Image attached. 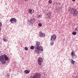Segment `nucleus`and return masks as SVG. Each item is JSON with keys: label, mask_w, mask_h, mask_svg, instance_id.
<instances>
[{"label": "nucleus", "mask_w": 78, "mask_h": 78, "mask_svg": "<svg viewBox=\"0 0 78 78\" xmlns=\"http://www.w3.org/2000/svg\"><path fill=\"white\" fill-rule=\"evenodd\" d=\"M24 72L25 73H26V74H28V73H30V71L28 70H25Z\"/></svg>", "instance_id": "9b49d317"}, {"label": "nucleus", "mask_w": 78, "mask_h": 78, "mask_svg": "<svg viewBox=\"0 0 78 78\" xmlns=\"http://www.w3.org/2000/svg\"><path fill=\"white\" fill-rule=\"evenodd\" d=\"M40 77V74L38 73H36L34 74L33 76H30V78H39Z\"/></svg>", "instance_id": "39448f33"}, {"label": "nucleus", "mask_w": 78, "mask_h": 78, "mask_svg": "<svg viewBox=\"0 0 78 78\" xmlns=\"http://www.w3.org/2000/svg\"><path fill=\"white\" fill-rule=\"evenodd\" d=\"M72 57H73L74 59H75L76 58H77V56H76V55L75 54V55H74L73 56H72Z\"/></svg>", "instance_id": "ddd939ff"}, {"label": "nucleus", "mask_w": 78, "mask_h": 78, "mask_svg": "<svg viewBox=\"0 0 78 78\" xmlns=\"http://www.w3.org/2000/svg\"><path fill=\"white\" fill-rule=\"evenodd\" d=\"M42 17V15H39L37 17V18L39 19V18H41Z\"/></svg>", "instance_id": "f3484780"}, {"label": "nucleus", "mask_w": 78, "mask_h": 78, "mask_svg": "<svg viewBox=\"0 0 78 78\" xmlns=\"http://www.w3.org/2000/svg\"><path fill=\"white\" fill-rule=\"evenodd\" d=\"M56 36L55 34H54L51 36V43L50 44L51 45H53L54 44V41L56 40Z\"/></svg>", "instance_id": "20e7f679"}, {"label": "nucleus", "mask_w": 78, "mask_h": 78, "mask_svg": "<svg viewBox=\"0 0 78 78\" xmlns=\"http://www.w3.org/2000/svg\"><path fill=\"white\" fill-rule=\"evenodd\" d=\"M38 65H40L41 66L42 65V61H43V59H42V58L41 57H39L38 58Z\"/></svg>", "instance_id": "423d86ee"}, {"label": "nucleus", "mask_w": 78, "mask_h": 78, "mask_svg": "<svg viewBox=\"0 0 78 78\" xmlns=\"http://www.w3.org/2000/svg\"><path fill=\"white\" fill-rule=\"evenodd\" d=\"M24 1L26 2H28V0H24Z\"/></svg>", "instance_id": "bb28decb"}, {"label": "nucleus", "mask_w": 78, "mask_h": 78, "mask_svg": "<svg viewBox=\"0 0 78 78\" xmlns=\"http://www.w3.org/2000/svg\"><path fill=\"white\" fill-rule=\"evenodd\" d=\"M40 35L39 36H40V37H45V34H43V33H39Z\"/></svg>", "instance_id": "9d476101"}, {"label": "nucleus", "mask_w": 78, "mask_h": 78, "mask_svg": "<svg viewBox=\"0 0 78 78\" xmlns=\"http://www.w3.org/2000/svg\"><path fill=\"white\" fill-rule=\"evenodd\" d=\"M3 41L4 42H6V41H8V40L5 38H3Z\"/></svg>", "instance_id": "4468645a"}, {"label": "nucleus", "mask_w": 78, "mask_h": 78, "mask_svg": "<svg viewBox=\"0 0 78 78\" xmlns=\"http://www.w3.org/2000/svg\"><path fill=\"white\" fill-rule=\"evenodd\" d=\"M10 22H11L12 23H14V22H16L17 20L15 18H12L10 20Z\"/></svg>", "instance_id": "1a4fd4ad"}, {"label": "nucleus", "mask_w": 78, "mask_h": 78, "mask_svg": "<svg viewBox=\"0 0 78 78\" xmlns=\"http://www.w3.org/2000/svg\"><path fill=\"white\" fill-rule=\"evenodd\" d=\"M71 55L72 56H73L74 55H75V54L74 52L72 51L71 53Z\"/></svg>", "instance_id": "2eb2a0df"}, {"label": "nucleus", "mask_w": 78, "mask_h": 78, "mask_svg": "<svg viewBox=\"0 0 78 78\" xmlns=\"http://www.w3.org/2000/svg\"><path fill=\"white\" fill-rule=\"evenodd\" d=\"M8 61V57L6 55L4 54L0 56V62L2 64H6V61Z\"/></svg>", "instance_id": "f03ea898"}, {"label": "nucleus", "mask_w": 78, "mask_h": 78, "mask_svg": "<svg viewBox=\"0 0 78 78\" xmlns=\"http://www.w3.org/2000/svg\"><path fill=\"white\" fill-rule=\"evenodd\" d=\"M56 5H60V3H59V2H57L56 3Z\"/></svg>", "instance_id": "aec40b11"}, {"label": "nucleus", "mask_w": 78, "mask_h": 78, "mask_svg": "<svg viewBox=\"0 0 78 78\" xmlns=\"http://www.w3.org/2000/svg\"><path fill=\"white\" fill-rule=\"evenodd\" d=\"M31 11H32V10L31 9H29V12L30 13L31 12Z\"/></svg>", "instance_id": "412c9836"}, {"label": "nucleus", "mask_w": 78, "mask_h": 78, "mask_svg": "<svg viewBox=\"0 0 78 78\" xmlns=\"http://www.w3.org/2000/svg\"><path fill=\"white\" fill-rule=\"evenodd\" d=\"M1 53V51H0V53Z\"/></svg>", "instance_id": "c756f323"}, {"label": "nucleus", "mask_w": 78, "mask_h": 78, "mask_svg": "<svg viewBox=\"0 0 78 78\" xmlns=\"http://www.w3.org/2000/svg\"><path fill=\"white\" fill-rule=\"evenodd\" d=\"M69 11L71 14H73L74 16H76L78 15V12L76 9L70 8L69 9Z\"/></svg>", "instance_id": "7ed1b4c3"}, {"label": "nucleus", "mask_w": 78, "mask_h": 78, "mask_svg": "<svg viewBox=\"0 0 78 78\" xmlns=\"http://www.w3.org/2000/svg\"><path fill=\"white\" fill-rule=\"evenodd\" d=\"M30 14H32V12H30Z\"/></svg>", "instance_id": "c85d7f7f"}, {"label": "nucleus", "mask_w": 78, "mask_h": 78, "mask_svg": "<svg viewBox=\"0 0 78 78\" xmlns=\"http://www.w3.org/2000/svg\"><path fill=\"white\" fill-rule=\"evenodd\" d=\"M73 78H78V76H76V77H74Z\"/></svg>", "instance_id": "a878e982"}, {"label": "nucleus", "mask_w": 78, "mask_h": 78, "mask_svg": "<svg viewBox=\"0 0 78 78\" xmlns=\"http://www.w3.org/2000/svg\"><path fill=\"white\" fill-rule=\"evenodd\" d=\"M38 26L39 27H42V24L41 23H38Z\"/></svg>", "instance_id": "6ab92c4d"}, {"label": "nucleus", "mask_w": 78, "mask_h": 78, "mask_svg": "<svg viewBox=\"0 0 78 78\" xmlns=\"http://www.w3.org/2000/svg\"><path fill=\"white\" fill-rule=\"evenodd\" d=\"M51 12H48L46 14V17H47V18H48V19L50 18V17H51Z\"/></svg>", "instance_id": "6e6552de"}, {"label": "nucleus", "mask_w": 78, "mask_h": 78, "mask_svg": "<svg viewBox=\"0 0 78 78\" xmlns=\"http://www.w3.org/2000/svg\"><path fill=\"white\" fill-rule=\"evenodd\" d=\"M52 2V1L51 0H49L48 1V3L49 4L51 3V2Z\"/></svg>", "instance_id": "4be33fe9"}, {"label": "nucleus", "mask_w": 78, "mask_h": 78, "mask_svg": "<svg viewBox=\"0 0 78 78\" xmlns=\"http://www.w3.org/2000/svg\"><path fill=\"white\" fill-rule=\"evenodd\" d=\"M70 62L71 64H74L75 63V61L73 60L72 59H71Z\"/></svg>", "instance_id": "f8f14e48"}, {"label": "nucleus", "mask_w": 78, "mask_h": 78, "mask_svg": "<svg viewBox=\"0 0 78 78\" xmlns=\"http://www.w3.org/2000/svg\"><path fill=\"white\" fill-rule=\"evenodd\" d=\"M6 76L8 77V78H9V74H7L6 75Z\"/></svg>", "instance_id": "5701e85b"}, {"label": "nucleus", "mask_w": 78, "mask_h": 78, "mask_svg": "<svg viewBox=\"0 0 78 78\" xmlns=\"http://www.w3.org/2000/svg\"><path fill=\"white\" fill-rule=\"evenodd\" d=\"M76 32H73L72 33V34L73 35H76Z\"/></svg>", "instance_id": "dca6fc26"}, {"label": "nucleus", "mask_w": 78, "mask_h": 78, "mask_svg": "<svg viewBox=\"0 0 78 78\" xmlns=\"http://www.w3.org/2000/svg\"><path fill=\"white\" fill-rule=\"evenodd\" d=\"M25 50H28V48H27V47H25Z\"/></svg>", "instance_id": "b1692460"}, {"label": "nucleus", "mask_w": 78, "mask_h": 78, "mask_svg": "<svg viewBox=\"0 0 78 78\" xmlns=\"http://www.w3.org/2000/svg\"><path fill=\"white\" fill-rule=\"evenodd\" d=\"M35 21H36L35 19H34V18H33L30 20L29 22L30 24H33V23H34L35 22Z\"/></svg>", "instance_id": "0eeeda50"}, {"label": "nucleus", "mask_w": 78, "mask_h": 78, "mask_svg": "<svg viewBox=\"0 0 78 78\" xmlns=\"http://www.w3.org/2000/svg\"><path fill=\"white\" fill-rule=\"evenodd\" d=\"M75 0H72L73 2H75Z\"/></svg>", "instance_id": "cd10ccee"}, {"label": "nucleus", "mask_w": 78, "mask_h": 78, "mask_svg": "<svg viewBox=\"0 0 78 78\" xmlns=\"http://www.w3.org/2000/svg\"><path fill=\"white\" fill-rule=\"evenodd\" d=\"M2 25V23L0 22V27H1Z\"/></svg>", "instance_id": "393cba45"}, {"label": "nucleus", "mask_w": 78, "mask_h": 78, "mask_svg": "<svg viewBox=\"0 0 78 78\" xmlns=\"http://www.w3.org/2000/svg\"><path fill=\"white\" fill-rule=\"evenodd\" d=\"M30 49H31V50H33V49H34V46H31L30 47Z\"/></svg>", "instance_id": "a211bd4d"}, {"label": "nucleus", "mask_w": 78, "mask_h": 78, "mask_svg": "<svg viewBox=\"0 0 78 78\" xmlns=\"http://www.w3.org/2000/svg\"><path fill=\"white\" fill-rule=\"evenodd\" d=\"M41 43L39 42H37L35 44V48L34 51L37 54H39L41 51H43V47L39 46Z\"/></svg>", "instance_id": "f257e3e1"}]
</instances>
